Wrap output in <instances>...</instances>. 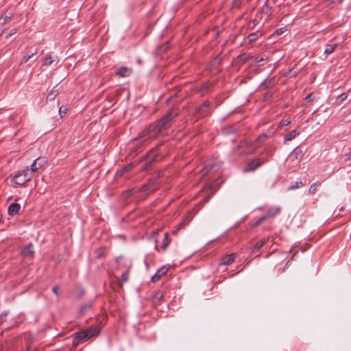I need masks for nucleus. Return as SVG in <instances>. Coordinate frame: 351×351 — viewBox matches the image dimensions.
<instances>
[{
    "mask_svg": "<svg viewBox=\"0 0 351 351\" xmlns=\"http://www.w3.org/2000/svg\"><path fill=\"white\" fill-rule=\"evenodd\" d=\"M178 115V111L173 109L169 111L160 120L149 124L143 130L138 136L133 139V142L136 145H145L149 143L152 140L158 138L167 131L171 125L173 120Z\"/></svg>",
    "mask_w": 351,
    "mask_h": 351,
    "instance_id": "nucleus-1",
    "label": "nucleus"
},
{
    "mask_svg": "<svg viewBox=\"0 0 351 351\" xmlns=\"http://www.w3.org/2000/svg\"><path fill=\"white\" fill-rule=\"evenodd\" d=\"M100 332L98 326H91L87 330L75 334L73 339V345L77 346L82 342L86 341L92 337L97 336Z\"/></svg>",
    "mask_w": 351,
    "mask_h": 351,
    "instance_id": "nucleus-2",
    "label": "nucleus"
},
{
    "mask_svg": "<svg viewBox=\"0 0 351 351\" xmlns=\"http://www.w3.org/2000/svg\"><path fill=\"white\" fill-rule=\"evenodd\" d=\"M32 178L31 172L28 171V168H27L22 172H19L14 176V182L16 184L22 186L29 181Z\"/></svg>",
    "mask_w": 351,
    "mask_h": 351,
    "instance_id": "nucleus-3",
    "label": "nucleus"
},
{
    "mask_svg": "<svg viewBox=\"0 0 351 351\" xmlns=\"http://www.w3.org/2000/svg\"><path fill=\"white\" fill-rule=\"evenodd\" d=\"M280 208L278 206L274 207V208L269 209L264 216L261 217L256 222H254V223L253 224V226L256 227V226H259L261 223H262L266 219L275 217L276 215H278L280 213Z\"/></svg>",
    "mask_w": 351,
    "mask_h": 351,
    "instance_id": "nucleus-4",
    "label": "nucleus"
},
{
    "mask_svg": "<svg viewBox=\"0 0 351 351\" xmlns=\"http://www.w3.org/2000/svg\"><path fill=\"white\" fill-rule=\"evenodd\" d=\"M158 148L151 150L146 156L147 161L143 165V168H148L154 162L158 161Z\"/></svg>",
    "mask_w": 351,
    "mask_h": 351,
    "instance_id": "nucleus-5",
    "label": "nucleus"
},
{
    "mask_svg": "<svg viewBox=\"0 0 351 351\" xmlns=\"http://www.w3.org/2000/svg\"><path fill=\"white\" fill-rule=\"evenodd\" d=\"M302 152L300 149L296 147L290 154L289 159L293 162V164L298 165L302 158Z\"/></svg>",
    "mask_w": 351,
    "mask_h": 351,
    "instance_id": "nucleus-6",
    "label": "nucleus"
},
{
    "mask_svg": "<svg viewBox=\"0 0 351 351\" xmlns=\"http://www.w3.org/2000/svg\"><path fill=\"white\" fill-rule=\"evenodd\" d=\"M262 164L261 159H255L250 162L245 168L244 169L245 172L252 171L260 167Z\"/></svg>",
    "mask_w": 351,
    "mask_h": 351,
    "instance_id": "nucleus-7",
    "label": "nucleus"
},
{
    "mask_svg": "<svg viewBox=\"0 0 351 351\" xmlns=\"http://www.w3.org/2000/svg\"><path fill=\"white\" fill-rule=\"evenodd\" d=\"M32 247V244L29 243L25 248H23L21 251L23 256L26 258H33L34 256V251L33 250Z\"/></svg>",
    "mask_w": 351,
    "mask_h": 351,
    "instance_id": "nucleus-8",
    "label": "nucleus"
},
{
    "mask_svg": "<svg viewBox=\"0 0 351 351\" xmlns=\"http://www.w3.org/2000/svg\"><path fill=\"white\" fill-rule=\"evenodd\" d=\"M168 271V267L164 266L159 269L156 273L152 277V282H157L162 276Z\"/></svg>",
    "mask_w": 351,
    "mask_h": 351,
    "instance_id": "nucleus-9",
    "label": "nucleus"
},
{
    "mask_svg": "<svg viewBox=\"0 0 351 351\" xmlns=\"http://www.w3.org/2000/svg\"><path fill=\"white\" fill-rule=\"evenodd\" d=\"M14 16L13 11H5L0 16V23L1 25L5 24L8 22Z\"/></svg>",
    "mask_w": 351,
    "mask_h": 351,
    "instance_id": "nucleus-10",
    "label": "nucleus"
},
{
    "mask_svg": "<svg viewBox=\"0 0 351 351\" xmlns=\"http://www.w3.org/2000/svg\"><path fill=\"white\" fill-rule=\"evenodd\" d=\"M116 73L117 75L121 77H128L132 73V69L127 67L121 66L117 69Z\"/></svg>",
    "mask_w": 351,
    "mask_h": 351,
    "instance_id": "nucleus-11",
    "label": "nucleus"
},
{
    "mask_svg": "<svg viewBox=\"0 0 351 351\" xmlns=\"http://www.w3.org/2000/svg\"><path fill=\"white\" fill-rule=\"evenodd\" d=\"M20 209H21L20 204H19L17 203H12L9 206L8 212L10 215L14 216L19 213Z\"/></svg>",
    "mask_w": 351,
    "mask_h": 351,
    "instance_id": "nucleus-12",
    "label": "nucleus"
},
{
    "mask_svg": "<svg viewBox=\"0 0 351 351\" xmlns=\"http://www.w3.org/2000/svg\"><path fill=\"white\" fill-rule=\"evenodd\" d=\"M39 161L40 158H36L32 164L31 169H28V171L31 172V175L32 176L34 173L36 172L43 165Z\"/></svg>",
    "mask_w": 351,
    "mask_h": 351,
    "instance_id": "nucleus-13",
    "label": "nucleus"
},
{
    "mask_svg": "<svg viewBox=\"0 0 351 351\" xmlns=\"http://www.w3.org/2000/svg\"><path fill=\"white\" fill-rule=\"evenodd\" d=\"M235 254H230L225 256L221 262V265H231L234 261Z\"/></svg>",
    "mask_w": 351,
    "mask_h": 351,
    "instance_id": "nucleus-14",
    "label": "nucleus"
},
{
    "mask_svg": "<svg viewBox=\"0 0 351 351\" xmlns=\"http://www.w3.org/2000/svg\"><path fill=\"white\" fill-rule=\"evenodd\" d=\"M338 44H335L332 45H327L324 51V59H326L328 55L331 54L335 51V49L338 47Z\"/></svg>",
    "mask_w": 351,
    "mask_h": 351,
    "instance_id": "nucleus-15",
    "label": "nucleus"
},
{
    "mask_svg": "<svg viewBox=\"0 0 351 351\" xmlns=\"http://www.w3.org/2000/svg\"><path fill=\"white\" fill-rule=\"evenodd\" d=\"M300 134V132L297 130H293L290 133L286 134L284 137V143L291 141Z\"/></svg>",
    "mask_w": 351,
    "mask_h": 351,
    "instance_id": "nucleus-16",
    "label": "nucleus"
},
{
    "mask_svg": "<svg viewBox=\"0 0 351 351\" xmlns=\"http://www.w3.org/2000/svg\"><path fill=\"white\" fill-rule=\"evenodd\" d=\"M268 241V239H263L260 241H258L255 243V245L252 248V252H254L256 250H259L264 244H265Z\"/></svg>",
    "mask_w": 351,
    "mask_h": 351,
    "instance_id": "nucleus-17",
    "label": "nucleus"
},
{
    "mask_svg": "<svg viewBox=\"0 0 351 351\" xmlns=\"http://www.w3.org/2000/svg\"><path fill=\"white\" fill-rule=\"evenodd\" d=\"M170 242H171V239L169 237L168 233H165L164 239L162 241V244L161 246V248L162 249V250H165L167 249V247L169 245Z\"/></svg>",
    "mask_w": 351,
    "mask_h": 351,
    "instance_id": "nucleus-18",
    "label": "nucleus"
},
{
    "mask_svg": "<svg viewBox=\"0 0 351 351\" xmlns=\"http://www.w3.org/2000/svg\"><path fill=\"white\" fill-rule=\"evenodd\" d=\"M304 186V184L302 182H295L292 185L289 186L288 189L289 190H295L296 189L302 187Z\"/></svg>",
    "mask_w": 351,
    "mask_h": 351,
    "instance_id": "nucleus-19",
    "label": "nucleus"
},
{
    "mask_svg": "<svg viewBox=\"0 0 351 351\" xmlns=\"http://www.w3.org/2000/svg\"><path fill=\"white\" fill-rule=\"evenodd\" d=\"M259 35H260V34L258 32L250 34L247 36L249 42L252 43V42L258 39Z\"/></svg>",
    "mask_w": 351,
    "mask_h": 351,
    "instance_id": "nucleus-20",
    "label": "nucleus"
},
{
    "mask_svg": "<svg viewBox=\"0 0 351 351\" xmlns=\"http://www.w3.org/2000/svg\"><path fill=\"white\" fill-rule=\"evenodd\" d=\"M54 62L51 56L47 57L43 62V66H49Z\"/></svg>",
    "mask_w": 351,
    "mask_h": 351,
    "instance_id": "nucleus-21",
    "label": "nucleus"
},
{
    "mask_svg": "<svg viewBox=\"0 0 351 351\" xmlns=\"http://www.w3.org/2000/svg\"><path fill=\"white\" fill-rule=\"evenodd\" d=\"M58 93L57 90H51L47 97V99L49 100H53L58 95Z\"/></svg>",
    "mask_w": 351,
    "mask_h": 351,
    "instance_id": "nucleus-22",
    "label": "nucleus"
},
{
    "mask_svg": "<svg viewBox=\"0 0 351 351\" xmlns=\"http://www.w3.org/2000/svg\"><path fill=\"white\" fill-rule=\"evenodd\" d=\"M319 184L318 182H315L313 184H311L309 187L308 193L311 194H315V191H316L317 188L319 186Z\"/></svg>",
    "mask_w": 351,
    "mask_h": 351,
    "instance_id": "nucleus-23",
    "label": "nucleus"
},
{
    "mask_svg": "<svg viewBox=\"0 0 351 351\" xmlns=\"http://www.w3.org/2000/svg\"><path fill=\"white\" fill-rule=\"evenodd\" d=\"M262 12L263 13H265L266 14H270V10H271V7L268 5V3L266 2L264 5L263 6L262 9Z\"/></svg>",
    "mask_w": 351,
    "mask_h": 351,
    "instance_id": "nucleus-24",
    "label": "nucleus"
},
{
    "mask_svg": "<svg viewBox=\"0 0 351 351\" xmlns=\"http://www.w3.org/2000/svg\"><path fill=\"white\" fill-rule=\"evenodd\" d=\"M36 53H37V50L35 52L31 53L30 55L23 56L21 59V63H26L30 58H32Z\"/></svg>",
    "mask_w": 351,
    "mask_h": 351,
    "instance_id": "nucleus-25",
    "label": "nucleus"
},
{
    "mask_svg": "<svg viewBox=\"0 0 351 351\" xmlns=\"http://www.w3.org/2000/svg\"><path fill=\"white\" fill-rule=\"evenodd\" d=\"M128 276H129V274L128 272H125L124 274H123L121 276V279L120 280L121 281V282H126L128 280Z\"/></svg>",
    "mask_w": 351,
    "mask_h": 351,
    "instance_id": "nucleus-26",
    "label": "nucleus"
},
{
    "mask_svg": "<svg viewBox=\"0 0 351 351\" xmlns=\"http://www.w3.org/2000/svg\"><path fill=\"white\" fill-rule=\"evenodd\" d=\"M252 57L249 54H242L241 55L239 58H240L241 60L245 62L248 59L251 58Z\"/></svg>",
    "mask_w": 351,
    "mask_h": 351,
    "instance_id": "nucleus-27",
    "label": "nucleus"
},
{
    "mask_svg": "<svg viewBox=\"0 0 351 351\" xmlns=\"http://www.w3.org/2000/svg\"><path fill=\"white\" fill-rule=\"evenodd\" d=\"M66 112H67V108H63V107H60V109H59V114H60L61 117L64 116L66 114Z\"/></svg>",
    "mask_w": 351,
    "mask_h": 351,
    "instance_id": "nucleus-28",
    "label": "nucleus"
},
{
    "mask_svg": "<svg viewBox=\"0 0 351 351\" xmlns=\"http://www.w3.org/2000/svg\"><path fill=\"white\" fill-rule=\"evenodd\" d=\"M92 307V304L90 303L84 304L81 308V312H84L86 311L87 309H90Z\"/></svg>",
    "mask_w": 351,
    "mask_h": 351,
    "instance_id": "nucleus-29",
    "label": "nucleus"
},
{
    "mask_svg": "<svg viewBox=\"0 0 351 351\" xmlns=\"http://www.w3.org/2000/svg\"><path fill=\"white\" fill-rule=\"evenodd\" d=\"M267 59V58H264V57H262L261 58H256V60H255V62L257 63V64H263L262 63L263 62H265L266 60Z\"/></svg>",
    "mask_w": 351,
    "mask_h": 351,
    "instance_id": "nucleus-30",
    "label": "nucleus"
},
{
    "mask_svg": "<svg viewBox=\"0 0 351 351\" xmlns=\"http://www.w3.org/2000/svg\"><path fill=\"white\" fill-rule=\"evenodd\" d=\"M348 95L346 93H343L341 95L339 96L338 99L339 100V102L343 101L347 98Z\"/></svg>",
    "mask_w": 351,
    "mask_h": 351,
    "instance_id": "nucleus-31",
    "label": "nucleus"
},
{
    "mask_svg": "<svg viewBox=\"0 0 351 351\" xmlns=\"http://www.w3.org/2000/svg\"><path fill=\"white\" fill-rule=\"evenodd\" d=\"M267 137V136L266 134L261 135L257 138V141L263 142Z\"/></svg>",
    "mask_w": 351,
    "mask_h": 351,
    "instance_id": "nucleus-32",
    "label": "nucleus"
},
{
    "mask_svg": "<svg viewBox=\"0 0 351 351\" xmlns=\"http://www.w3.org/2000/svg\"><path fill=\"white\" fill-rule=\"evenodd\" d=\"M233 5L234 8H239L241 5V0H234Z\"/></svg>",
    "mask_w": 351,
    "mask_h": 351,
    "instance_id": "nucleus-33",
    "label": "nucleus"
},
{
    "mask_svg": "<svg viewBox=\"0 0 351 351\" xmlns=\"http://www.w3.org/2000/svg\"><path fill=\"white\" fill-rule=\"evenodd\" d=\"M291 123V121L289 119L284 120L281 122V125L287 126L289 125Z\"/></svg>",
    "mask_w": 351,
    "mask_h": 351,
    "instance_id": "nucleus-34",
    "label": "nucleus"
},
{
    "mask_svg": "<svg viewBox=\"0 0 351 351\" xmlns=\"http://www.w3.org/2000/svg\"><path fill=\"white\" fill-rule=\"evenodd\" d=\"M132 168V165H129L126 166L125 168H123V172H128L130 170H131Z\"/></svg>",
    "mask_w": 351,
    "mask_h": 351,
    "instance_id": "nucleus-35",
    "label": "nucleus"
},
{
    "mask_svg": "<svg viewBox=\"0 0 351 351\" xmlns=\"http://www.w3.org/2000/svg\"><path fill=\"white\" fill-rule=\"evenodd\" d=\"M58 287H53V289H52V291L56 295H59V292H58Z\"/></svg>",
    "mask_w": 351,
    "mask_h": 351,
    "instance_id": "nucleus-36",
    "label": "nucleus"
},
{
    "mask_svg": "<svg viewBox=\"0 0 351 351\" xmlns=\"http://www.w3.org/2000/svg\"><path fill=\"white\" fill-rule=\"evenodd\" d=\"M155 297L158 298V300H160L162 298V294L158 293L156 294Z\"/></svg>",
    "mask_w": 351,
    "mask_h": 351,
    "instance_id": "nucleus-37",
    "label": "nucleus"
},
{
    "mask_svg": "<svg viewBox=\"0 0 351 351\" xmlns=\"http://www.w3.org/2000/svg\"><path fill=\"white\" fill-rule=\"evenodd\" d=\"M8 315V312H3L1 315V319H3V317H6Z\"/></svg>",
    "mask_w": 351,
    "mask_h": 351,
    "instance_id": "nucleus-38",
    "label": "nucleus"
},
{
    "mask_svg": "<svg viewBox=\"0 0 351 351\" xmlns=\"http://www.w3.org/2000/svg\"><path fill=\"white\" fill-rule=\"evenodd\" d=\"M16 32V29H12V30L10 32V33L9 36L13 35V34H14Z\"/></svg>",
    "mask_w": 351,
    "mask_h": 351,
    "instance_id": "nucleus-39",
    "label": "nucleus"
},
{
    "mask_svg": "<svg viewBox=\"0 0 351 351\" xmlns=\"http://www.w3.org/2000/svg\"><path fill=\"white\" fill-rule=\"evenodd\" d=\"M204 106H206V107H207V106H209V103H208V101H205V102L204 103Z\"/></svg>",
    "mask_w": 351,
    "mask_h": 351,
    "instance_id": "nucleus-40",
    "label": "nucleus"
},
{
    "mask_svg": "<svg viewBox=\"0 0 351 351\" xmlns=\"http://www.w3.org/2000/svg\"><path fill=\"white\" fill-rule=\"evenodd\" d=\"M216 182H217V184H218L221 183L223 181H222V180H220V179L219 178V179H217V180H216Z\"/></svg>",
    "mask_w": 351,
    "mask_h": 351,
    "instance_id": "nucleus-41",
    "label": "nucleus"
}]
</instances>
